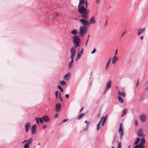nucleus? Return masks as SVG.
I'll list each match as a JSON object with an SVG mask.
<instances>
[{
  "label": "nucleus",
  "mask_w": 148,
  "mask_h": 148,
  "mask_svg": "<svg viewBox=\"0 0 148 148\" xmlns=\"http://www.w3.org/2000/svg\"><path fill=\"white\" fill-rule=\"evenodd\" d=\"M70 52L71 53V61L68 64V67L70 69H71L73 64V57L75 56V50L74 48L72 47L71 48Z\"/></svg>",
  "instance_id": "obj_1"
},
{
  "label": "nucleus",
  "mask_w": 148,
  "mask_h": 148,
  "mask_svg": "<svg viewBox=\"0 0 148 148\" xmlns=\"http://www.w3.org/2000/svg\"><path fill=\"white\" fill-rule=\"evenodd\" d=\"M86 32L87 29L85 27L83 26H80L79 32V36L81 37H83L84 34L86 33Z\"/></svg>",
  "instance_id": "obj_2"
},
{
  "label": "nucleus",
  "mask_w": 148,
  "mask_h": 148,
  "mask_svg": "<svg viewBox=\"0 0 148 148\" xmlns=\"http://www.w3.org/2000/svg\"><path fill=\"white\" fill-rule=\"evenodd\" d=\"M73 41L74 43L78 45L81 41L80 38L78 36H72Z\"/></svg>",
  "instance_id": "obj_3"
},
{
  "label": "nucleus",
  "mask_w": 148,
  "mask_h": 148,
  "mask_svg": "<svg viewBox=\"0 0 148 148\" xmlns=\"http://www.w3.org/2000/svg\"><path fill=\"white\" fill-rule=\"evenodd\" d=\"M78 11L80 14H84L88 12V11L84 8V6L78 7Z\"/></svg>",
  "instance_id": "obj_4"
},
{
  "label": "nucleus",
  "mask_w": 148,
  "mask_h": 148,
  "mask_svg": "<svg viewBox=\"0 0 148 148\" xmlns=\"http://www.w3.org/2000/svg\"><path fill=\"white\" fill-rule=\"evenodd\" d=\"M119 131V132L120 139L121 140L123 138V136L124 135L123 129L121 123L120 124V127Z\"/></svg>",
  "instance_id": "obj_5"
},
{
  "label": "nucleus",
  "mask_w": 148,
  "mask_h": 148,
  "mask_svg": "<svg viewBox=\"0 0 148 148\" xmlns=\"http://www.w3.org/2000/svg\"><path fill=\"white\" fill-rule=\"evenodd\" d=\"M112 81L110 80L107 83L105 89V90L103 94H106L108 90L111 88V86Z\"/></svg>",
  "instance_id": "obj_6"
},
{
  "label": "nucleus",
  "mask_w": 148,
  "mask_h": 148,
  "mask_svg": "<svg viewBox=\"0 0 148 148\" xmlns=\"http://www.w3.org/2000/svg\"><path fill=\"white\" fill-rule=\"evenodd\" d=\"M80 21L84 25L83 26H88L89 24V22L85 19L83 18L80 20Z\"/></svg>",
  "instance_id": "obj_7"
},
{
  "label": "nucleus",
  "mask_w": 148,
  "mask_h": 148,
  "mask_svg": "<svg viewBox=\"0 0 148 148\" xmlns=\"http://www.w3.org/2000/svg\"><path fill=\"white\" fill-rule=\"evenodd\" d=\"M37 126L36 124H34L32 126L31 130L32 133L33 134H35L36 133V130Z\"/></svg>",
  "instance_id": "obj_8"
},
{
  "label": "nucleus",
  "mask_w": 148,
  "mask_h": 148,
  "mask_svg": "<svg viewBox=\"0 0 148 148\" xmlns=\"http://www.w3.org/2000/svg\"><path fill=\"white\" fill-rule=\"evenodd\" d=\"M83 49H82L80 52L77 55L76 58L75 59L76 61H77L80 58V57L82 56L83 53Z\"/></svg>",
  "instance_id": "obj_9"
},
{
  "label": "nucleus",
  "mask_w": 148,
  "mask_h": 148,
  "mask_svg": "<svg viewBox=\"0 0 148 148\" xmlns=\"http://www.w3.org/2000/svg\"><path fill=\"white\" fill-rule=\"evenodd\" d=\"M137 134L140 137H145V136L144 134L142 133V130L141 129L139 130L137 132Z\"/></svg>",
  "instance_id": "obj_10"
},
{
  "label": "nucleus",
  "mask_w": 148,
  "mask_h": 148,
  "mask_svg": "<svg viewBox=\"0 0 148 148\" xmlns=\"http://www.w3.org/2000/svg\"><path fill=\"white\" fill-rule=\"evenodd\" d=\"M30 123L29 122L26 123L25 124V128L26 132H27L28 131L30 127Z\"/></svg>",
  "instance_id": "obj_11"
},
{
  "label": "nucleus",
  "mask_w": 148,
  "mask_h": 148,
  "mask_svg": "<svg viewBox=\"0 0 148 148\" xmlns=\"http://www.w3.org/2000/svg\"><path fill=\"white\" fill-rule=\"evenodd\" d=\"M61 108V106L60 103H58L56 106V110L57 112H58L60 111V110Z\"/></svg>",
  "instance_id": "obj_12"
},
{
  "label": "nucleus",
  "mask_w": 148,
  "mask_h": 148,
  "mask_svg": "<svg viewBox=\"0 0 148 148\" xmlns=\"http://www.w3.org/2000/svg\"><path fill=\"white\" fill-rule=\"evenodd\" d=\"M107 117V115H106L105 116H102L99 122H100L101 123V122H105L106 119Z\"/></svg>",
  "instance_id": "obj_13"
},
{
  "label": "nucleus",
  "mask_w": 148,
  "mask_h": 148,
  "mask_svg": "<svg viewBox=\"0 0 148 148\" xmlns=\"http://www.w3.org/2000/svg\"><path fill=\"white\" fill-rule=\"evenodd\" d=\"M140 119L142 122H144L146 120V116L144 114H142L140 116Z\"/></svg>",
  "instance_id": "obj_14"
},
{
  "label": "nucleus",
  "mask_w": 148,
  "mask_h": 148,
  "mask_svg": "<svg viewBox=\"0 0 148 148\" xmlns=\"http://www.w3.org/2000/svg\"><path fill=\"white\" fill-rule=\"evenodd\" d=\"M145 30V28H143L139 29L138 30L137 35L138 36H140L143 32Z\"/></svg>",
  "instance_id": "obj_15"
},
{
  "label": "nucleus",
  "mask_w": 148,
  "mask_h": 148,
  "mask_svg": "<svg viewBox=\"0 0 148 148\" xmlns=\"http://www.w3.org/2000/svg\"><path fill=\"white\" fill-rule=\"evenodd\" d=\"M112 60V58L110 57L109 58L108 60L107 63L106 64L105 68L106 69H107L109 67V64L111 62V60Z\"/></svg>",
  "instance_id": "obj_16"
},
{
  "label": "nucleus",
  "mask_w": 148,
  "mask_h": 148,
  "mask_svg": "<svg viewBox=\"0 0 148 148\" xmlns=\"http://www.w3.org/2000/svg\"><path fill=\"white\" fill-rule=\"evenodd\" d=\"M118 58L117 56H114L112 60V64H114L118 60Z\"/></svg>",
  "instance_id": "obj_17"
},
{
  "label": "nucleus",
  "mask_w": 148,
  "mask_h": 148,
  "mask_svg": "<svg viewBox=\"0 0 148 148\" xmlns=\"http://www.w3.org/2000/svg\"><path fill=\"white\" fill-rule=\"evenodd\" d=\"M96 21L95 20V18L93 17H92V18L89 20V24H95V23Z\"/></svg>",
  "instance_id": "obj_18"
},
{
  "label": "nucleus",
  "mask_w": 148,
  "mask_h": 148,
  "mask_svg": "<svg viewBox=\"0 0 148 148\" xmlns=\"http://www.w3.org/2000/svg\"><path fill=\"white\" fill-rule=\"evenodd\" d=\"M71 74L70 73H68L65 75L64 76V79L66 80H69Z\"/></svg>",
  "instance_id": "obj_19"
},
{
  "label": "nucleus",
  "mask_w": 148,
  "mask_h": 148,
  "mask_svg": "<svg viewBox=\"0 0 148 148\" xmlns=\"http://www.w3.org/2000/svg\"><path fill=\"white\" fill-rule=\"evenodd\" d=\"M42 119L45 122H48L49 120V118L47 115H45L42 117Z\"/></svg>",
  "instance_id": "obj_20"
},
{
  "label": "nucleus",
  "mask_w": 148,
  "mask_h": 148,
  "mask_svg": "<svg viewBox=\"0 0 148 148\" xmlns=\"http://www.w3.org/2000/svg\"><path fill=\"white\" fill-rule=\"evenodd\" d=\"M85 4V1L84 0H80L79 3L78 7H81L83 6V5Z\"/></svg>",
  "instance_id": "obj_21"
},
{
  "label": "nucleus",
  "mask_w": 148,
  "mask_h": 148,
  "mask_svg": "<svg viewBox=\"0 0 148 148\" xmlns=\"http://www.w3.org/2000/svg\"><path fill=\"white\" fill-rule=\"evenodd\" d=\"M145 137H141V140L139 144L143 145L145 143Z\"/></svg>",
  "instance_id": "obj_22"
},
{
  "label": "nucleus",
  "mask_w": 148,
  "mask_h": 148,
  "mask_svg": "<svg viewBox=\"0 0 148 148\" xmlns=\"http://www.w3.org/2000/svg\"><path fill=\"white\" fill-rule=\"evenodd\" d=\"M71 34H72L77 35L78 33L76 29H73L71 31Z\"/></svg>",
  "instance_id": "obj_23"
},
{
  "label": "nucleus",
  "mask_w": 148,
  "mask_h": 148,
  "mask_svg": "<svg viewBox=\"0 0 148 148\" xmlns=\"http://www.w3.org/2000/svg\"><path fill=\"white\" fill-rule=\"evenodd\" d=\"M119 95L123 97H125L126 96V94L124 92H121L120 91H119L118 92Z\"/></svg>",
  "instance_id": "obj_24"
},
{
  "label": "nucleus",
  "mask_w": 148,
  "mask_h": 148,
  "mask_svg": "<svg viewBox=\"0 0 148 148\" xmlns=\"http://www.w3.org/2000/svg\"><path fill=\"white\" fill-rule=\"evenodd\" d=\"M127 109L126 108L124 109L122 111V114L121 116L122 117L125 115L127 113Z\"/></svg>",
  "instance_id": "obj_25"
},
{
  "label": "nucleus",
  "mask_w": 148,
  "mask_h": 148,
  "mask_svg": "<svg viewBox=\"0 0 148 148\" xmlns=\"http://www.w3.org/2000/svg\"><path fill=\"white\" fill-rule=\"evenodd\" d=\"M88 13V12H86V13L84 14H82L81 16L82 17L84 18L85 19H87L88 18V16H87Z\"/></svg>",
  "instance_id": "obj_26"
},
{
  "label": "nucleus",
  "mask_w": 148,
  "mask_h": 148,
  "mask_svg": "<svg viewBox=\"0 0 148 148\" xmlns=\"http://www.w3.org/2000/svg\"><path fill=\"white\" fill-rule=\"evenodd\" d=\"M118 99L119 101V102L121 103H122L124 102V100L120 96H118Z\"/></svg>",
  "instance_id": "obj_27"
},
{
  "label": "nucleus",
  "mask_w": 148,
  "mask_h": 148,
  "mask_svg": "<svg viewBox=\"0 0 148 148\" xmlns=\"http://www.w3.org/2000/svg\"><path fill=\"white\" fill-rule=\"evenodd\" d=\"M85 115V114H80L78 116L77 118V119H81L83 116Z\"/></svg>",
  "instance_id": "obj_28"
},
{
  "label": "nucleus",
  "mask_w": 148,
  "mask_h": 148,
  "mask_svg": "<svg viewBox=\"0 0 148 148\" xmlns=\"http://www.w3.org/2000/svg\"><path fill=\"white\" fill-rule=\"evenodd\" d=\"M134 148H144V147L142 145L139 144L138 145H136Z\"/></svg>",
  "instance_id": "obj_29"
},
{
  "label": "nucleus",
  "mask_w": 148,
  "mask_h": 148,
  "mask_svg": "<svg viewBox=\"0 0 148 148\" xmlns=\"http://www.w3.org/2000/svg\"><path fill=\"white\" fill-rule=\"evenodd\" d=\"M140 140V138H136L135 140V141L134 144V145H136L138 144V143H139Z\"/></svg>",
  "instance_id": "obj_30"
},
{
  "label": "nucleus",
  "mask_w": 148,
  "mask_h": 148,
  "mask_svg": "<svg viewBox=\"0 0 148 148\" xmlns=\"http://www.w3.org/2000/svg\"><path fill=\"white\" fill-rule=\"evenodd\" d=\"M101 123L100 122H99L97 125V130L98 131L100 128V125Z\"/></svg>",
  "instance_id": "obj_31"
},
{
  "label": "nucleus",
  "mask_w": 148,
  "mask_h": 148,
  "mask_svg": "<svg viewBox=\"0 0 148 148\" xmlns=\"http://www.w3.org/2000/svg\"><path fill=\"white\" fill-rule=\"evenodd\" d=\"M60 83L63 85H66V82L64 80L60 82Z\"/></svg>",
  "instance_id": "obj_32"
},
{
  "label": "nucleus",
  "mask_w": 148,
  "mask_h": 148,
  "mask_svg": "<svg viewBox=\"0 0 148 148\" xmlns=\"http://www.w3.org/2000/svg\"><path fill=\"white\" fill-rule=\"evenodd\" d=\"M25 148H29V144L28 143H26L24 145Z\"/></svg>",
  "instance_id": "obj_33"
},
{
  "label": "nucleus",
  "mask_w": 148,
  "mask_h": 148,
  "mask_svg": "<svg viewBox=\"0 0 148 148\" xmlns=\"http://www.w3.org/2000/svg\"><path fill=\"white\" fill-rule=\"evenodd\" d=\"M58 88L60 90L61 92H63V90L61 86H58Z\"/></svg>",
  "instance_id": "obj_34"
},
{
  "label": "nucleus",
  "mask_w": 148,
  "mask_h": 148,
  "mask_svg": "<svg viewBox=\"0 0 148 148\" xmlns=\"http://www.w3.org/2000/svg\"><path fill=\"white\" fill-rule=\"evenodd\" d=\"M39 121L40 123H42L43 122V120L42 119V118H40L39 119Z\"/></svg>",
  "instance_id": "obj_35"
},
{
  "label": "nucleus",
  "mask_w": 148,
  "mask_h": 148,
  "mask_svg": "<svg viewBox=\"0 0 148 148\" xmlns=\"http://www.w3.org/2000/svg\"><path fill=\"white\" fill-rule=\"evenodd\" d=\"M90 35H89L88 36V39L86 40V42L85 45H87V44H88V40H89V38L90 37Z\"/></svg>",
  "instance_id": "obj_36"
},
{
  "label": "nucleus",
  "mask_w": 148,
  "mask_h": 148,
  "mask_svg": "<svg viewBox=\"0 0 148 148\" xmlns=\"http://www.w3.org/2000/svg\"><path fill=\"white\" fill-rule=\"evenodd\" d=\"M117 148H121V142L118 143V145Z\"/></svg>",
  "instance_id": "obj_37"
},
{
  "label": "nucleus",
  "mask_w": 148,
  "mask_h": 148,
  "mask_svg": "<svg viewBox=\"0 0 148 148\" xmlns=\"http://www.w3.org/2000/svg\"><path fill=\"white\" fill-rule=\"evenodd\" d=\"M84 123H86L87 124V126H86V127H88L89 126V122H88L87 121H86L85 122H84Z\"/></svg>",
  "instance_id": "obj_38"
},
{
  "label": "nucleus",
  "mask_w": 148,
  "mask_h": 148,
  "mask_svg": "<svg viewBox=\"0 0 148 148\" xmlns=\"http://www.w3.org/2000/svg\"><path fill=\"white\" fill-rule=\"evenodd\" d=\"M55 93L56 96V98H57L58 97V91H56L55 92Z\"/></svg>",
  "instance_id": "obj_39"
},
{
  "label": "nucleus",
  "mask_w": 148,
  "mask_h": 148,
  "mask_svg": "<svg viewBox=\"0 0 148 148\" xmlns=\"http://www.w3.org/2000/svg\"><path fill=\"white\" fill-rule=\"evenodd\" d=\"M138 125V123L136 120H135V125L137 126Z\"/></svg>",
  "instance_id": "obj_40"
},
{
  "label": "nucleus",
  "mask_w": 148,
  "mask_h": 148,
  "mask_svg": "<svg viewBox=\"0 0 148 148\" xmlns=\"http://www.w3.org/2000/svg\"><path fill=\"white\" fill-rule=\"evenodd\" d=\"M35 119H36V121L37 122V124H39V121L38 120V118L36 117H35Z\"/></svg>",
  "instance_id": "obj_41"
},
{
  "label": "nucleus",
  "mask_w": 148,
  "mask_h": 148,
  "mask_svg": "<svg viewBox=\"0 0 148 148\" xmlns=\"http://www.w3.org/2000/svg\"><path fill=\"white\" fill-rule=\"evenodd\" d=\"M96 50L95 48H94V49L91 52V53L92 54H93L94 53H95L96 52Z\"/></svg>",
  "instance_id": "obj_42"
},
{
  "label": "nucleus",
  "mask_w": 148,
  "mask_h": 148,
  "mask_svg": "<svg viewBox=\"0 0 148 148\" xmlns=\"http://www.w3.org/2000/svg\"><path fill=\"white\" fill-rule=\"evenodd\" d=\"M118 49H116V51L115 52V55L114 56H116V55H117V53L118 52Z\"/></svg>",
  "instance_id": "obj_43"
},
{
  "label": "nucleus",
  "mask_w": 148,
  "mask_h": 148,
  "mask_svg": "<svg viewBox=\"0 0 148 148\" xmlns=\"http://www.w3.org/2000/svg\"><path fill=\"white\" fill-rule=\"evenodd\" d=\"M139 84V80L138 79L137 80V82L136 84V87H137L138 86V84Z\"/></svg>",
  "instance_id": "obj_44"
},
{
  "label": "nucleus",
  "mask_w": 148,
  "mask_h": 148,
  "mask_svg": "<svg viewBox=\"0 0 148 148\" xmlns=\"http://www.w3.org/2000/svg\"><path fill=\"white\" fill-rule=\"evenodd\" d=\"M144 90L145 91H147L148 90V86H146L144 88Z\"/></svg>",
  "instance_id": "obj_45"
},
{
  "label": "nucleus",
  "mask_w": 148,
  "mask_h": 148,
  "mask_svg": "<svg viewBox=\"0 0 148 148\" xmlns=\"http://www.w3.org/2000/svg\"><path fill=\"white\" fill-rule=\"evenodd\" d=\"M32 139L31 138H30L29 139V140H28L27 142H29V143H30L32 142Z\"/></svg>",
  "instance_id": "obj_46"
},
{
  "label": "nucleus",
  "mask_w": 148,
  "mask_h": 148,
  "mask_svg": "<svg viewBox=\"0 0 148 148\" xmlns=\"http://www.w3.org/2000/svg\"><path fill=\"white\" fill-rule=\"evenodd\" d=\"M79 46V43H78V45H77V44H75L74 45V47L75 48H77V47Z\"/></svg>",
  "instance_id": "obj_47"
},
{
  "label": "nucleus",
  "mask_w": 148,
  "mask_h": 148,
  "mask_svg": "<svg viewBox=\"0 0 148 148\" xmlns=\"http://www.w3.org/2000/svg\"><path fill=\"white\" fill-rule=\"evenodd\" d=\"M126 32L125 31H124L123 32V33L122 35H121V38H122L124 34H125L126 33Z\"/></svg>",
  "instance_id": "obj_48"
},
{
  "label": "nucleus",
  "mask_w": 148,
  "mask_h": 148,
  "mask_svg": "<svg viewBox=\"0 0 148 148\" xmlns=\"http://www.w3.org/2000/svg\"><path fill=\"white\" fill-rule=\"evenodd\" d=\"M69 120V119H64L62 121V122H65L67 121H68Z\"/></svg>",
  "instance_id": "obj_49"
},
{
  "label": "nucleus",
  "mask_w": 148,
  "mask_h": 148,
  "mask_svg": "<svg viewBox=\"0 0 148 148\" xmlns=\"http://www.w3.org/2000/svg\"><path fill=\"white\" fill-rule=\"evenodd\" d=\"M65 97L67 99H68L69 97V95L66 94L65 95Z\"/></svg>",
  "instance_id": "obj_50"
},
{
  "label": "nucleus",
  "mask_w": 148,
  "mask_h": 148,
  "mask_svg": "<svg viewBox=\"0 0 148 148\" xmlns=\"http://www.w3.org/2000/svg\"><path fill=\"white\" fill-rule=\"evenodd\" d=\"M85 2V3H86V8H87V0H85V1H84Z\"/></svg>",
  "instance_id": "obj_51"
},
{
  "label": "nucleus",
  "mask_w": 148,
  "mask_h": 148,
  "mask_svg": "<svg viewBox=\"0 0 148 148\" xmlns=\"http://www.w3.org/2000/svg\"><path fill=\"white\" fill-rule=\"evenodd\" d=\"M101 112H99V114L97 115V116L98 117H99L100 116Z\"/></svg>",
  "instance_id": "obj_52"
},
{
  "label": "nucleus",
  "mask_w": 148,
  "mask_h": 148,
  "mask_svg": "<svg viewBox=\"0 0 148 148\" xmlns=\"http://www.w3.org/2000/svg\"><path fill=\"white\" fill-rule=\"evenodd\" d=\"M59 97H60V100L61 101H62L63 100V99H62L61 98V96L60 95H59Z\"/></svg>",
  "instance_id": "obj_53"
},
{
  "label": "nucleus",
  "mask_w": 148,
  "mask_h": 148,
  "mask_svg": "<svg viewBox=\"0 0 148 148\" xmlns=\"http://www.w3.org/2000/svg\"><path fill=\"white\" fill-rule=\"evenodd\" d=\"M115 137H116V136H115L113 138V139L112 142V144H113L114 143V140L115 139Z\"/></svg>",
  "instance_id": "obj_54"
},
{
  "label": "nucleus",
  "mask_w": 148,
  "mask_h": 148,
  "mask_svg": "<svg viewBox=\"0 0 148 148\" xmlns=\"http://www.w3.org/2000/svg\"><path fill=\"white\" fill-rule=\"evenodd\" d=\"M100 0H96V3H99V2Z\"/></svg>",
  "instance_id": "obj_55"
},
{
  "label": "nucleus",
  "mask_w": 148,
  "mask_h": 148,
  "mask_svg": "<svg viewBox=\"0 0 148 148\" xmlns=\"http://www.w3.org/2000/svg\"><path fill=\"white\" fill-rule=\"evenodd\" d=\"M83 109H84V108L82 107L80 109V111H79V112L80 113L81 112H82V110H83Z\"/></svg>",
  "instance_id": "obj_56"
},
{
  "label": "nucleus",
  "mask_w": 148,
  "mask_h": 148,
  "mask_svg": "<svg viewBox=\"0 0 148 148\" xmlns=\"http://www.w3.org/2000/svg\"><path fill=\"white\" fill-rule=\"evenodd\" d=\"M28 142V140H25L23 142H22V143H26V142Z\"/></svg>",
  "instance_id": "obj_57"
},
{
  "label": "nucleus",
  "mask_w": 148,
  "mask_h": 148,
  "mask_svg": "<svg viewBox=\"0 0 148 148\" xmlns=\"http://www.w3.org/2000/svg\"><path fill=\"white\" fill-rule=\"evenodd\" d=\"M143 36H141L140 37V40H143Z\"/></svg>",
  "instance_id": "obj_58"
},
{
  "label": "nucleus",
  "mask_w": 148,
  "mask_h": 148,
  "mask_svg": "<svg viewBox=\"0 0 148 148\" xmlns=\"http://www.w3.org/2000/svg\"><path fill=\"white\" fill-rule=\"evenodd\" d=\"M46 125H44L43 126L42 128L43 129H46Z\"/></svg>",
  "instance_id": "obj_59"
},
{
  "label": "nucleus",
  "mask_w": 148,
  "mask_h": 148,
  "mask_svg": "<svg viewBox=\"0 0 148 148\" xmlns=\"http://www.w3.org/2000/svg\"><path fill=\"white\" fill-rule=\"evenodd\" d=\"M101 123H102V126H103L105 122H101Z\"/></svg>",
  "instance_id": "obj_60"
},
{
  "label": "nucleus",
  "mask_w": 148,
  "mask_h": 148,
  "mask_svg": "<svg viewBox=\"0 0 148 148\" xmlns=\"http://www.w3.org/2000/svg\"><path fill=\"white\" fill-rule=\"evenodd\" d=\"M56 15L57 16H59V14H58V13H56Z\"/></svg>",
  "instance_id": "obj_61"
},
{
  "label": "nucleus",
  "mask_w": 148,
  "mask_h": 148,
  "mask_svg": "<svg viewBox=\"0 0 148 148\" xmlns=\"http://www.w3.org/2000/svg\"><path fill=\"white\" fill-rule=\"evenodd\" d=\"M54 17H53L51 18V19L52 20H53L54 19Z\"/></svg>",
  "instance_id": "obj_62"
},
{
  "label": "nucleus",
  "mask_w": 148,
  "mask_h": 148,
  "mask_svg": "<svg viewBox=\"0 0 148 148\" xmlns=\"http://www.w3.org/2000/svg\"><path fill=\"white\" fill-rule=\"evenodd\" d=\"M40 145V143H38V145Z\"/></svg>",
  "instance_id": "obj_63"
},
{
  "label": "nucleus",
  "mask_w": 148,
  "mask_h": 148,
  "mask_svg": "<svg viewBox=\"0 0 148 148\" xmlns=\"http://www.w3.org/2000/svg\"><path fill=\"white\" fill-rule=\"evenodd\" d=\"M56 117H57V116H58V115L57 114H56Z\"/></svg>",
  "instance_id": "obj_64"
}]
</instances>
